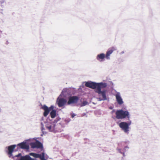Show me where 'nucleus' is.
I'll list each match as a JSON object with an SVG mask.
<instances>
[{"instance_id":"1","label":"nucleus","mask_w":160,"mask_h":160,"mask_svg":"<svg viewBox=\"0 0 160 160\" xmlns=\"http://www.w3.org/2000/svg\"><path fill=\"white\" fill-rule=\"evenodd\" d=\"M116 118L118 119L127 118L128 120H130V115L128 110H124L122 109L117 110L115 112Z\"/></svg>"},{"instance_id":"2","label":"nucleus","mask_w":160,"mask_h":160,"mask_svg":"<svg viewBox=\"0 0 160 160\" xmlns=\"http://www.w3.org/2000/svg\"><path fill=\"white\" fill-rule=\"evenodd\" d=\"M104 82H96L91 81H89L85 82V86L90 88L92 89H96V90H98L100 87L103 86V84Z\"/></svg>"},{"instance_id":"3","label":"nucleus","mask_w":160,"mask_h":160,"mask_svg":"<svg viewBox=\"0 0 160 160\" xmlns=\"http://www.w3.org/2000/svg\"><path fill=\"white\" fill-rule=\"evenodd\" d=\"M128 120L127 122H120L118 125L122 130L127 134H128L129 133V126L132 124V121L131 120Z\"/></svg>"},{"instance_id":"4","label":"nucleus","mask_w":160,"mask_h":160,"mask_svg":"<svg viewBox=\"0 0 160 160\" xmlns=\"http://www.w3.org/2000/svg\"><path fill=\"white\" fill-rule=\"evenodd\" d=\"M107 83L104 82L103 84V86L101 87L98 90H96L95 92L98 93L100 96H101L103 101L107 100V98L106 95V90H101V89L105 88L107 87Z\"/></svg>"},{"instance_id":"5","label":"nucleus","mask_w":160,"mask_h":160,"mask_svg":"<svg viewBox=\"0 0 160 160\" xmlns=\"http://www.w3.org/2000/svg\"><path fill=\"white\" fill-rule=\"evenodd\" d=\"M16 146V145L13 144L5 147L4 151L9 155L10 158L12 155V153Z\"/></svg>"},{"instance_id":"6","label":"nucleus","mask_w":160,"mask_h":160,"mask_svg":"<svg viewBox=\"0 0 160 160\" xmlns=\"http://www.w3.org/2000/svg\"><path fill=\"white\" fill-rule=\"evenodd\" d=\"M79 100V98L77 96H71L68 98L67 105H72L77 103Z\"/></svg>"},{"instance_id":"7","label":"nucleus","mask_w":160,"mask_h":160,"mask_svg":"<svg viewBox=\"0 0 160 160\" xmlns=\"http://www.w3.org/2000/svg\"><path fill=\"white\" fill-rule=\"evenodd\" d=\"M59 96L57 99L56 103L59 107H64L66 105H67V100L64 98H61Z\"/></svg>"},{"instance_id":"8","label":"nucleus","mask_w":160,"mask_h":160,"mask_svg":"<svg viewBox=\"0 0 160 160\" xmlns=\"http://www.w3.org/2000/svg\"><path fill=\"white\" fill-rule=\"evenodd\" d=\"M30 145L32 148H43L42 144L38 140H36L35 142L30 143Z\"/></svg>"},{"instance_id":"9","label":"nucleus","mask_w":160,"mask_h":160,"mask_svg":"<svg viewBox=\"0 0 160 160\" xmlns=\"http://www.w3.org/2000/svg\"><path fill=\"white\" fill-rule=\"evenodd\" d=\"M28 141V140H25L23 142L18 144L16 146L19 147L21 149L28 150L29 149V146L28 144L27 143V142Z\"/></svg>"},{"instance_id":"10","label":"nucleus","mask_w":160,"mask_h":160,"mask_svg":"<svg viewBox=\"0 0 160 160\" xmlns=\"http://www.w3.org/2000/svg\"><path fill=\"white\" fill-rule=\"evenodd\" d=\"M29 155L36 158H39L41 160H47L45 158V153L44 152H42V155L38 153L31 152L29 153Z\"/></svg>"},{"instance_id":"11","label":"nucleus","mask_w":160,"mask_h":160,"mask_svg":"<svg viewBox=\"0 0 160 160\" xmlns=\"http://www.w3.org/2000/svg\"><path fill=\"white\" fill-rule=\"evenodd\" d=\"M115 96L116 97V100L119 105H121L124 102L121 97V94L120 92H116V94Z\"/></svg>"},{"instance_id":"12","label":"nucleus","mask_w":160,"mask_h":160,"mask_svg":"<svg viewBox=\"0 0 160 160\" xmlns=\"http://www.w3.org/2000/svg\"><path fill=\"white\" fill-rule=\"evenodd\" d=\"M41 108L44 110L43 116L45 117H47L50 112L49 108L46 105H44Z\"/></svg>"},{"instance_id":"13","label":"nucleus","mask_w":160,"mask_h":160,"mask_svg":"<svg viewBox=\"0 0 160 160\" xmlns=\"http://www.w3.org/2000/svg\"><path fill=\"white\" fill-rule=\"evenodd\" d=\"M105 58H106L105 54L103 53H101L97 55L96 59L98 61L102 62L103 61Z\"/></svg>"},{"instance_id":"14","label":"nucleus","mask_w":160,"mask_h":160,"mask_svg":"<svg viewBox=\"0 0 160 160\" xmlns=\"http://www.w3.org/2000/svg\"><path fill=\"white\" fill-rule=\"evenodd\" d=\"M114 49V48H112L110 50H108L106 52V58L107 60H109L110 59V56L113 52Z\"/></svg>"},{"instance_id":"15","label":"nucleus","mask_w":160,"mask_h":160,"mask_svg":"<svg viewBox=\"0 0 160 160\" xmlns=\"http://www.w3.org/2000/svg\"><path fill=\"white\" fill-rule=\"evenodd\" d=\"M19 160H36V159L31 158L29 155H27L24 156H21Z\"/></svg>"},{"instance_id":"16","label":"nucleus","mask_w":160,"mask_h":160,"mask_svg":"<svg viewBox=\"0 0 160 160\" xmlns=\"http://www.w3.org/2000/svg\"><path fill=\"white\" fill-rule=\"evenodd\" d=\"M51 117L53 118H55L56 115V111L54 109L52 110L50 112Z\"/></svg>"},{"instance_id":"17","label":"nucleus","mask_w":160,"mask_h":160,"mask_svg":"<svg viewBox=\"0 0 160 160\" xmlns=\"http://www.w3.org/2000/svg\"><path fill=\"white\" fill-rule=\"evenodd\" d=\"M46 128L50 132H52L53 131L54 129V128L55 125H54L52 126L51 125L49 126H47V125H45Z\"/></svg>"},{"instance_id":"18","label":"nucleus","mask_w":160,"mask_h":160,"mask_svg":"<svg viewBox=\"0 0 160 160\" xmlns=\"http://www.w3.org/2000/svg\"><path fill=\"white\" fill-rule=\"evenodd\" d=\"M67 90L68 89L67 88H64L63 89L61 94L59 95V97H62V96H64L66 95L65 93L67 92Z\"/></svg>"},{"instance_id":"19","label":"nucleus","mask_w":160,"mask_h":160,"mask_svg":"<svg viewBox=\"0 0 160 160\" xmlns=\"http://www.w3.org/2000/svg\"><path fill=\"white\" fill-rule=\"evenodd\" d=\"M88 105V103L86 101H84L81 105V107H83L86 105Z\"/></svg>"},{"instance_id":"20","label":"nucleus","mask_w":160,"mask_h":160,"mask_svg":"<svg viewBox=\"0 0 160 160\" xmlns=\"http://www.w3.org/2000/svg\"><path fill=\"white\" fill-rule=\"evenodd\" d=\"M51 121V120H50L49 119H48L47 120V121L46 122H45V125H47V126H49L51 125L50 124V121Z\"/></svg>"},{"instance_id":"21","label":"nucleus","mask_w":160,"mask_h":160,"mask_svg":"<svg viewBox=\"0 0 160 160\" xmlns=\"http://www.w3.org/2000/svg\"><path fill=\"white\" fill-rule=\"evenodd\" d=\"M5 3V1L4 0H1L0 1V3L2 7H3L4 5V3Z\"/></svg>"},{"instance_id":"22","label":"nucleus","mask_w":160,"mask_h":160,"mask_svg":"<svg viewBox=\"0 0 160 160\" xmlns=\"http://www.w3.org/2000/svg\"><path fill=\"white\" fill-rule=\"evenodd\" d=\"M60 118H57L55 120H54V121H53V122L54 123V125H55V124L56 123H57V122L58 121H59V120H60Z\"/></svg>"},{"instance_id":"23","label":"nucleus","mask_w":160,"mask_h":160,"mask_svg":"<svg viewBox=\"0 0 160 160\" xmlns=\"http://www.w3.org/2000/svg\"><path fill=\"white\" fill-rule=\"evenodd\" d=\"M129 147H128L127 146H126L124 147V148L123 149H124V152H126V151H127V149H129Z\"/></svg>"},{"instance_id":"24","label":"nucleus","mask_w":160,"mask_h":160,"mask_svg":"<svg viewBox=\"0 0 160 160\" xmlns=\"http://www.w3.org/2000/svg\"><path fill=\"white\" fill-rule=\"evenodd\" d=\"M117 150L121 154H122L123 152H122L121 151V149L120 148H117Z\"/></svg>"},{"instance_id":"25","label":"nucleus","mask_w":160,"mask_h":160,"mask_svg":"<svg viewBox=\"0 0 160 160\" xmlns=\"http://www.w3.org/2000/svg\"><path fill=\"white\" fill-rule=\"evenodd\" d=\"M130 142V141H129L128 140H126L124 142V143H125V144L127 145L129 144Z\"/></svg>"},{"instance_id":"26","label":"nucleus","mask_w":160,"mask_h":160,"mask_svg":"<svg viewBox=\"0 0 160 160\" xmlns=\"http://www.w3.org/2000/svg\"><path fill=\"white\" fill-rule=\"evenodd\" d=\"M54 108V107L53 105H51L49 108L50 110H51L52 109V110L53 109V108Z\"/></svg>"},{"instance_id":"27","label":"nucleus","mask_w":160,"mask_h":160,"mask_svg":"<svg viewBox=\"0 0 160 160\" xmlns=\"http://www.w3.org/2000/svg\"><path fill=\"white\" fill-rule=\"evenodd\" d=\"M70 120H71V119L69 118H68V119H65V122H66L68 123L70 121Z\"/></svg>"},{"instance_id":"28","label":"nucleus","mask_w":160,"mask_h":160,"mask_svg":"<svg viewBox=\"0 0 160 160\" xmlns=\"http://www.w3.org/2000/svg\"><path fill=\"white\" fill-rule=\"evenodd\" d=\"M71 117L72 118H73L76 115L74 113H71Z\"/></svg>"},{"instance_id":"29","label":"nucleus","mask_w":160,"mask_h":160,"mask_svg":"<svg viewBox=\"0 0 160 160\" xmlns=\"http://www.w3.org/2000/svg\"><path fill=\"white\" fill-rule=\"evenodd\" d=\"M125 152L124 151V152H123L122 154L123 155V157H122V159L123 158H124L126 156V155L125 154Z\"/></svg>"},{"instance_id":"30","label":"nucleus","mask_w":160,"mask_h":160,"mask_svg":"<svg viewBox=\"0 0 160 160\" xmlns=\"http://www.w3.org/2000/svg\"><path fill=\"white\" fill-rule=\"evenodd\" d=\"M21 156V153H19L18 154L16 155L15 157H18Z\"/></svg>"},{"instance_id":"31","label":"nucleus","mask_w":160,"mask_h":160,"mask_svg":"<svg viewBox=\"0 0 160 160\" xmlns=\"http://www.w3.org/2000/svg\"><path fill=\"white\" fill-rule=\"evenodd\" d=\"M45 130V128L44 127H41V130L42 131H43Z\"/></svg>"},{"instance_id":"32","label":"nucleus","mask_w":160,"mask_h":160,"mask_svg":"<svg viewBox=\"0 0 160 160\" xmlns=\"http://www.w3.org/2000/svg\"><path fill=\"white\" fill-rule=\"evenodd\" d=\"M42 131V133H43V134L45 135V134H46L47 132H44L43 131Z\"/></svg>"},{"instance_id":"33","label":"nucleus","mask_w":160,"mask_h":160,"mask_svg":"<svg viewBox=\"0 0 160 160\" xmlns=\"http://www.w3.org/2000/svg\"><path fill=\"white\" fill-rule=\"evenodd\" d=\"M41 127H44V124L42 122H41Z\"/></svg>"},{"instance_id":"34","label":"nucleus","mask_w":160,"mask_h":160,"mask_svg":"<svg viewBox=\"0 0 160 160\" xmlns=\"http://www.w3.org/2000/svg\"><path fill=\"white\" fill-rule=\"evenodd\" d=\"M124 53V52L123 51H122V52H121L120 53V54H123Z\"/></svg>"},{"instance_id":"35","label":"nucleus","mask_w":160,"mask_h":160,"mask_svg":"<svg viewBox=\"0 0 160 160\" xmlns=\"http://www.w3.org/2000/svg\"><path fill=\"white\" fill-rule=\"evenodd\" d=\"M99 101H101L103 100H102V99H101V98H99Z\"/></svg>"},{"instance_id":"36","label":"nucleus","mask_w":160,"mask_h":160,"mask_svg":"<svg viewBox=\"0 0 160 160\" xmlns=\"http://www.w3.org/2000/svg\"><path fill=\"white\" fill-rule=\"evenodd\" d=\"M86 115V113H83L82 114V116H84V115Z\"/></svg>"},{"instance_id":"37","label":"nucleus","mask_w":160,"mask_h":160,"mask_svg":"<svg viewBox=\"0 0 160 160\" xmlns=\"http://www.w3.org/2000/svg\"><path fill=\"white\" fill-rule=\"evenodd\" d=\"M109 108L110 109H112V107H110Z\"/></svg>"},{"instance_id":"38","label":"nucleus","mask_w":160,"mask_h":160,"mask_svg":"<svg viewBox=\"0 0 160 160\" xmlns=\"http://www.w3.org/2000/svg\"><path fill=\"white\" fill-rule=\"evenodd\" d=\"M43 133H42V134H41V136H43Z\"/></svg>"},{"instance_id":"39","label":"nucleus","mask_w":160,"mask_h":160,"mask_svg":"<svg viewBox=\"0 0 160 160\" xmlns=\"http://www.w3.org/2000/svg\"><path fill=\"white\" fill-rule=\"evenodd\" d=\"M0 13H1L2 14H3V12H1Z\"/></svg>"},{"instance_id":"40","label":"nucleus","mask_w":160,"mask_h":160,"mask_svg":"<svg viewBox=\"0 0 160 160\" xmlns=\"http://www.w3.org/2000/svg\"><path fill=\"white\" fill-rule=\"evenodd\" d=\"M114 111V110H113L112 111V112H113Z\"/></svg>"},{"instance_id":"41","label":"nucleus","mask_w":160,"mask_h":160,"mask_svg":"<svg viewBox=\"0 0 160 160\" xmlns=\"http://www.w3.org/2000/svg\"><path fill=\"white\" fill-rule=\"evenodd\" d=\"M0 132H1L0 131Z\"/></svg>"}]
</instances>
